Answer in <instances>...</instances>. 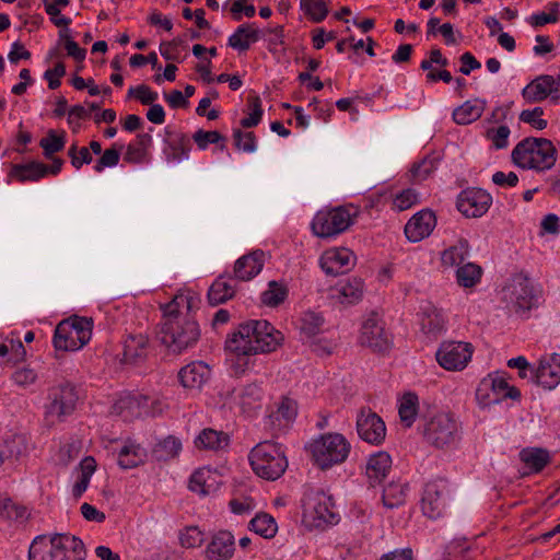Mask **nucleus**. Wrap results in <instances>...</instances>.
<instances>
[{
  "instance_id": "obj_47",
  "label": "nucleus",
  "mask_w": 560,
  "mask_h": 560,
  "mask_svg": "<svg viewBox=\"0 0 560 560\" xmlns=\"http://www.w3.org/2000/svg\"><path fill=\"white\" fill-rule=\"evenodd\" d=\"M482 269L474 262L459 266L456 270V279L460 287L472 288L481 279Z\"/></svg>"
},
{
  "instance_id": "obj_38",
  "label": "nucleus",
  "mask_w": 560,
  "mask_h": 560,
  "mask_svg": "<svg viewBox=\"0 0 560 560\" xmlns=\"http://www.w3.org/2000/svg\"><path fill=\"white\" fill-rule=\"evenodd\" d=\"M520 458L535 474L540 472L550 463L548 451L538 447L522 450Z\"/></svg>"
},
{
  "instance_id": "obj_28",
  "label": "nucleus",
  "mask_w": 560,
  "mask_h": 560,
  "mask_svg": "<svg viewBox=\"0 0 560 560\" xmlns=\"http://www.w3.org/2000/svg\"><path fill=\"white\" fill-rule=\"evenodd\" d=\"M264 389L259 383H249L237 390H233V399L244 412L260 408Z\"/></svg>"
},
{
  "instance_id": "obj_19",
  "label": "nucleus",
  "mask_w": 560,
  "mask_h": 560,
  "mask_svg": "<svg viewBox=\"0 0 560 560\" xmlns=\"http://www.w3.org/2000/svg\"><path fill=\"white\" fill-rule=\"evenodd\" d=\"M492 197L481 188L463 190L457 198V209L467 218H480L489 210Z\"/></svg>"
},
{
  "instance_id": "obj_22",
  "label": "nucleus",
  "mask_w": 560,
  "mask_h": 560,
  "mask_svg": "<svg viewBox=\"0 0 560 560\" xmlns=\"http://www.w3.org/2000/svg\"><path fill=\"white\" fill-rule=\"evenodd\" d=\"M266 254L261 249H255L240 257L233 268V276L238 281H249L264 268Z\"/></svg>"
},
{
  "instance_id": "obj_49",
  "label": "nucleus",
  "mask_w": 560,
  "mask_h": 560,
  "mask_svg": "<svg viewBox=\"0 0 560 560\" xmlns=\"http://www.w3.org/2000/svg\"><path fill=\"white\" fill-rule=\"evenodd\" d=\"M418 396L415 393H406L399 404L398 413L401 422L410 428L417 416Z\"/></svg>"
},
{
  "instance_id": "obj_64",
  "label": "nucleus",
  "mask_w": 560,
  "mask_h": 560,
  "mask_svg": "<svg viewBox=\"0 0 560 560\" xmlns=\"http://www.w3.org/2000/svg\"><path fill=\"white\" fill-rule=\"evenodd\" d=\"M12 380L16 385L27 387L36 382L37 373L33 369L22 368L12 374Z\"/></svg>"
},
{
  "instance_id": "obj_58",
  "label": "nucleus",
  "mask_w": 560,
  "mask_h": 560,
  "mask_svg": "<svg viewBox=\"0 0 560 560\" xmlns=\"http://www.w3.org/2000/svg\"><path fill=\"white\" fill-rule=\"evenodd\" d=\"M419 201L418 192L412 188H407L397 194L393 200V206L399 211L411 208Z\"/></svg>"
},
{
  "instance_id": "obj_50",
  "label": "nucleus",
  "mask_w": 560,
  "mask_h": 560,
  "mask_svg": "<svg viewBox=\"0 0 560 560\" xmlns=\"http://www.w3.org/2000/svg\"><path fill=\"white\" fill-rule=\"evenodd\" d=\"M249 529L264 538H272L277 533V523L272 516L266 513L257 514L249 522Z\"/></svg>"
},
{
  "instance_id": "obj_8",
  "label": "nucleus",
  "mask_w": 560,
  "mask_h": 560,
  "mask_svg": "<svg viewBox=\"0 0 560 560\" xmlns=\"http://www.w3.org/2000/svg\"><path fill=\"white\" fill-rule=\"evenodd\" d=\"M314 463L320 469L343 463L351 450L350 443L340 433H326L310 445Z\"/></svg>"
},
{
  "instance_id": "obj_35",
  "label": "nucleus",
  "mask_w": 560,
  "mask_h": 560,
  "mask_svg": "<svg viewBox=\"0 0 560 560\" xmlns=\"http://www.w3.org/2000/svg\"><path fill=\"white\" fill-rule=\"evenodd\" d=\"M491 388L492 394L498 396L499 402L502 399H518L521 392L515 386H510L505 378L501 376H489L480 382V393L483 389Z\"/></svg>"
},
{
  "instance_id": "obj_54",
  "label": "nucleus",
  "mask_w": 560,
  "mask_h": 560,
  "mask_svg": "<svg viewBox=\"0 0 560 560\" xmlns=\"http://www.w3.org/2000/svg\"><path fill=\"white\" fill-rule=\"evenodd\" d=\"M171 153L167 155L168 161H183L189 158L191 150L190 139L186 135H178L170 143Z\"/></svg>"
},
{
  "instance_id": "obj_13",
  "label": "nucleus",
  "mask_w": 560,
  "mask_h": 560,
  "mask_svg": "<svg viewBox=\"0 0 560 560\" xmlns=\"http://www.w3.org/2000/svg\"><path fill=\"white\" fill-rule=\"evenodd\" d=\"M503 300L517 314L526 313L538 304V295L527 278L518 277L503 289Z\"/></svg>"
},
{
  "instance_id": "obj_15",
  "label": "nucleus",
  "mask_w": 560,
  "mask_h": 560,
  "mask_svg": "<svg viewBox=\"0 0 560 560\" xmlns=\"http://www.w3.org/2000/svg\"><path fill=\"white\" fill-rule=\"evenodd\" d=\"M359 340L362 346L382 353L387 351L392 345L390 335L385 328V323L375 312H372L364 319Z\"/></svg>"
},
{
  "instance_id": "obj_29",
  "label": "nucleus",
  "mask_w": 560,
  "mask_h": 560,
  "mask_svg": "<svg viewBox=\"0 0 560 560\" xmlns=\"http://www.w3.org/2000/svg\"><path fill=\"white\" fill-rule=\"evenodd\" d=\"M230 441V435L226 432L207 428L196 436L195 446L199 450L219 452L228 448Z\"/></svg>"
},
{
  "instance_id": "obj_9",
  "label": "nucleus",
  "mask_w": 560,
  "mask_h": 560,
  "mask_svg": "<svg viewBox=\"0 0 560 560\" xmlns=\"http://www.w3.org/2000/svg\"><path fill=\"white\" fill-rule=\"evenodd\" d=\"M78 400L77 388L70 382L50 387L45 405V420L49 424L63 422L75 410Z\"/></svg>"
},
{
  "instance_id": "obj_63",
  "label": "nucleus",
  "mask_w": 560,
  "mask_h": 560,
  "mask_svg": "<svg viewBox=\"0 0 560 560\" xmlns=\"http://www.w3.org/2000/svg\"><path fill=\"white\" fill-rule=\"evenodd\" d=\"M119 158L120 154L118 150L106 149L94 165L95 172L101 173L105 167L116 166L119 162Z\"/></svg>"
},
{
  "instance_id": "obj_17",
  "label": "nucleus",
  "mask_w": 560,
  "mask_h": 560,
  "mask_svg": "<svg viewBox=\"0 0 560 560\" xmlns=\"http://www.w3.org/2000/svg\"><path fill=\"white\" fill-rule=\"evenodd\" d=\"M357 432L362 441L377 446L386 438V425L376 412L362 408L357 416Z\"/></svg>"
},
{
  "instance_id": "obj_52",
  "label": "nucleus",
  "mask_w": 560,
  "mask_h": 560,
  "mask_svg": "<svg viewBox=\"0 0 560 560\" xmlns=\"http://www.w3.org/2000/svg\"><path fill=\"white\" fill-rule=\"evenodd\" d=\"M65 131H62L61 135H57L52 129L48 130L47 137L39 141V145L47 159H52L55 153L60 152L65 148Z\"/></svg>"
},
{
  "instance_id": "obj_2",
  "label": "nucleus",
  "mask_w": 560,
  "mask_h": 560,
  "mask_svg": "<svg viewBox=\"0 0 560 560\" xmlns=\"http://www.w3.org/2000/svg\"><path fill=\"white\" fill-rule=\"evenodd\" d=\"M84 557L82 540L69 534L37 536L28 550V560H84Z\"/></svg>"
},
{
  "instance_id": "obj_41",
  "label": "nucleus",
  "mask_w": 560,
  "mask_h": 560,
  "mask_svg": "<svg viewBox=\"0 0 560 560\" xmlns=\"http://www.w3.org/2000/svg\"><path fill=\"white\" fill-rule=\"evenodd\" d=\"M182 451V442L179 439L168 435L159 443L153 448V456L159 462H167L170 459L175 458Z\"/></svg>"
},
{
  "instance_id": "obj_57",
  "label": "nucleus",
  "mask_w": 560,
  "mask_h": 560,
  "mask_svg": "<svg viewBox=\"0 0 560 560\" xmlns=\"http://www.w3.org/2000/svg\"><path fill=\"white\" fill-rule=\"evenodd\" d=\"M248 104L252 108V113L241 120V126L243 128H252L257 126L260 122L264 114L261 108V102L258 96H253L248 98Z\"/></svg>"
},
{
  "instance_id": "obj_7",
  "label": "nucleus",
  "mask_w": 560,
  "mask_h": 560,
  "mask_svg": "<svg viewBox=\"0 0 560 560\" xmlns=\"http://www.w3.org/2000/svg\"><path fill=\"white\" fill-rule=\"evenodd\" d=\"M359 214V208L353 205L339 206L319 210L313 221L312 230L318 237H331L345 232Z\"/></svg>"
},
{
  "instance_id": "obj_42",
  "label": "nucleus",
  "mask_w": 560,
  "mask_h": 560,
  "mask_svg": "<svg viewBox=\"0 0 560 560\" xmlns=\"http://www.w3.org/2000/svg\"><path fill=\"white\" fill-rule=\"evenodd\" d=\"M407 490V483L390 482L383 490V504L388 509L402 505L406 501Z\"/></svg>"
},
{
  "instance_id": "obj_36",
  "label": "nucleus",
  "mask_w": 560,
  "mask_h": 560,
  "mask_svg": "<svg viewBox=\"0 0 560 560\" xmlns=\"http://www.w3.org/2000/svg\"><path fill=\"white\" fill-rule=\"evenodd\" d=\"M364 283L359 278L341 281L336 287L337 298L342 304H355L363 296Z\"/></svg>"
},
{
  "instance_id": "obj_53",
  "label": "nucleus",
  "mask_w": 560,
  "mask_h": 560,
  "mask_svg": "<svg viewBox=\"0 0 560 560\" xmlns=\"http://www.w3.org/2000/svg\"><path fill=\"white\" fill-rule=\"evenodd\" d=\"M191 139L197 144L198 149L206 150L209 144H219L220 149H225V137H223L219 131H206L203 129H198L191 137Z\"/></svg>"
},
{
  "instance_id": "obj_14",
  "label": "nucleus",
  "mask_w": 560,
  "mask_h": 560,
  "mask_svg": "<svg viewBox=\"0 0 560 560\" xmlns=\"http://www.w3.org/2000/svg\"><path fill=\"white\" fill-rule=\"evenodd\" d=\"M448 498L450 489L445 479L439 478L427 482L421 497L422 513L429 518H439L446 509Z\"/></svg>"
},
{
  "instance_id": "obj_24",
  "label": "nucleus",
  "mask_w": 560,
  "mask_h": 560,
  "mask_svg": "<svg viewBox=\"0 0 560 560\" xmlns=\"http://www.w3.org/2000/svg\"><path fill=\"white\" fill-rule=\"evenodd\" d=\"M210 375L209 365L202 361L191 362L178 372L180 384L189 389H200L208 382Z\"/></svg>"
},
{
  "instance_id": "obj_46",
  "label": "nucleus",
  "mask_w": 560,
  "mask_h": 560,
  "mask_svg": "<svg viewBox=\"0 0 560 560\" xmlns=\"http://www.w3.org/2000/svg\"><path fill=\"white\" fill-rule=\"evenodd\" d=\"M300 8L314 23L323 22L328 13V0H300Z\"/></svg>"
},
{
  "instance_id": "obj_61",
  "label": "nucleus",
  "mask_w": 560,
  "mask_h": 560,
  "mask_svg": "<svg viewBox=\"0 0 560 560\" xmlns=\"http://www.w3.org/2000/svg\"><path fill=\"white\" fill-rule=\"evenodd\" d=\"M235 147L244 152H254L256 150V137L254 132H242L240 129L233 133Z\"/></svg>"
},
{
  "instance_id": "obj_62",
  "label": "nucleus",
  "mask_w": 560,
  "mask_h": 560,
  "mask_svg": "<svg viewBox=\"0 0 560 560\" xmlns=\"http://www.w3.org/2000/svg\"><path fill=\"white\" fill-rule=\"evenodd\" d=\"M136 95V97L143 104V105H152L158 100V93L152 91L148 85L140 84L137 88H130L128 91V95Z\"/></svg>"
},
{
  "instance_id": "obj_43",
  "label": "nucleus",
  "mask_w": 560,
  "mask_h": 560,
  "mask_svg": "<svg viewBox=\"0 0 560 560\" xmlns=\"http://www.w3.org/2000/svg\"><path fill=\"white\" fill-rule=\"evenodd\" d=\"M468 242L466 240H459L454 246L445 249L442 253L441 260L444 266H462L468 257Z\"/></svg>"
},
{
  "instance_id": "obj_26",
  "label": "nucleus",
  "mask_w": 560,
  "mask_h": 560,
  "mask_svg": "<svg viewBox=\"0 0 560 560\" xmlns=\"http://www.w3.org/2000/svg\"><path fill=\"white\" fill-rule=\"evenodd\" d=\"M392 469V458L386 452H377L370 456L365 474L372 487L380 485Z\"/></svg>"
},
{
  "instance_id": "obj_23",
  "label": "nucleus",
  "mask_w": 560,
  "mask_h": 560,
  "mask_svg": "<svg viewBox=\"0 0 560 560\" xmlns=\"http://www.w3.org/2000/svg\"><path fill=\"white\" fill-rule=\"evenodd\" d=\"M435 224L434 213L431 210H421L405 225V235L410 242H420L432 233Z\"/></svg>"
},
{
  "instance_id": "obj_39",
  "label": "nucleus",
  "mask_w": 560,
  "mask_h": 560,
  "mask_svg": "<svg viewBox=\"0 0 560 560\" xmlns=\"http://www.w3.org/2000/svg\"><path fill=\"white\" fill-rule=\"evenodd\" d=\"M258 339V334L254 332L248 334V337L240 334V327L235 332L232 334L225 341V348L235 353L238 357H248L250 355L252 347H254V340Z\"/></svg>"
},
{
  "instance_id": "obj_30",
  "label": "nucleus",
  "mask_w": 560,
  "mask_h": 560,
  "mask_svg": "<svg viewBox=\"0 0 560 560\" xmlns=\"http://www.w3.org/2000/svg\"><path fill=\"white\" fill-rule=\"evenodd\" d=\"M261 32L254 24L244 23L237 26L235 32L229 37L228 45L238 51H246L250 45L258 42Z\"/></svg>"
},
{
  "instance_id": "obj_27",
  "label": "nucleus",
  "mask_w": 560,
  "mask_h": 560,
  "mask_svg": "<svg viewBox=\"0 0 560 560\" xmlns=\"http://www.w3.org/2000/svg\"><path fill=\"white\" fill-rule=\"evenodd\" d=\"M236 281L234 276L221 275L211 284L208 291V301L211 305H219L232 299L236 292Z\"/></svg>"
},
{
  "instance_id": "obj_31",
  "label": "nucleus",
  "mask_w": 560,
  "mask_h": 560,
  "mask_svg": "<svg viewBox=\"0 0 560 560\" xmlns=\"http://www.w3.org/2000/svg\"><path fill=\"white\" fill-rule=\"evenodd\" d=\"M420 325L425 335L436 337L445 329V316L434 305L427 304L422 307Z\"/></svg>"
},
{
  "instance_id": "obj_34",
  "label": "nucleus",
  "mask_w": 560,
  "mask_h": 560,
  "mask_svg": "<svg viewBox=\"0 0 560 560\" xmlns=\"http://www.w3.org/2000/svg\"><path fill=\"white\" fill-rule=\"evenodd\" d=\"M486 105V101L479 98L467 101L454 109L453 119L458 125L471 124L482 116Z\"/></svg>"
},
{
  "instance_id": "obj_55",
  "label": "nucleus",
  "mask_w": 560,
  "mask_h": 560,
  "mask_svg": "<svg viewBox=\"0 0 560 560\" xmlns=\"http://www.w3.org/2000/svg\"><path fill=\"white\" fill-rule=\"evenodd\" d=\"M288 295V290L284 285L277 281H270L268 290L261 294V301L268 306H278L281 304Z\"/></svg>"
},
{
  "instance_id": "obj_37",
  "label": "nucleus",
  "mask_w": 560,
  "mask_h": 560,
  "mask_svg": "<svg viewBox=\"0 0 560 560\" xmlns=\"http://www.w3.org/2000/svg\"><path fill=\"white\" fill-rule=\"evenodd\" d=\"M0 447L4 460H19L20 458L26 456L30 451L28 439L23 434H14L7 438Z\"/></svg>"
},
{
  "instance_id": "obj_56",
  "label": "nucleus",
  "mask_w": 560,
  "mask_h": 560,
  "mask_svg": "<svg viewBox=\"0 0 560 560\" xmlns=\"http://www.w3.org/2000/svg\"><path fill=\"white\" fill-rule=\"evenodd\" d=\"M179 541L185 548H196L203 542V534L197 526H189L180 532Z\"/></svg>"
},
{
  "instance_id": "obj_1",
  "label": "nucleus",
  "mask_w": 560,
  "mask_h": 560,
  "mask_svg": "<svg viewBox=\"0 0 560 560\" xmlns=\"http://www.w3.org/2000/svg\"><path fill=\"white\" fill-rule=\"evenodd\" d=\"M195 303V298L177 294L162 306L163 318L156 338L170 353L182 354L198 343L201 329L192 314Z\"/></svg>"
},
{
  "instance_id": "obj_5",
  "label": "nucleus",
  "mask_w": 560,
  "mask_h": 560,
  "mask_svg": "<svg viewBox=\"0 0 560 560\" xmlns=\"http://www.w3.org/2000/svg\"><path fill=\"white\" fill-rule=\"evenodd\" d=\"M339 520L331 498L325 492L316 491L304 499L302 522L308 529L325 530Z\"/></svg>"
},
{
  "instance_id": "obj_4",
  "label": "nucleus",
  "mask_w": 560,
  "mask_h": 560,
  "mask_svg": "<svg viewBox=\"0 0 560 560\" xmlns=\"http://www.w3.org/2000/svg\"><path fill=\"white\" fill-rule=\"evenodd\" d=\"M248 459L254 472L266 480H277L288 468V459L281 445L265 441L249 453Z\"/></svg>"
},
{
  "instance_id": "obj_45",
  "label": "nucleus",
  "mask_w": 560,
  "mask_h": 560,
  "mask_svg": "<svg viewBox=\"0 0 560 560\" xmlns=\"http://www.w3.org/2000/svg\"><path fill=\"white\" fill-rule=\"evenodd\" d=\"M189 489L201 495H208L214 490V479L208 469L196 470L189 479Z\"/></svg>"
},
{
  "instance_id": "obj_18",
  "label": "nucleus",
  "mask_w": 560,
  "mask_h": 560,
  "mask_svg": "<svg viewBox=\"0 0 560 560\" xmlns=\"http://www.w3.org/2000/svg\"><path fill=\"white\" fill-rule=\"evenodd\" d=\"M527 103H538L547 97L552 102L560 100V73L557 77L541 74L530 81L522 91Z\"/></svg>"
},
{
  "instance_id": "obj_3",
  "label": "nucleus",
  "mask_w": 560,
  "mask_h": 560,
  "mask_svg": "<svg viewBox=\"0 0 560 560\" xmlns=\"http://www.w3.org/2000/svg\"><path fill=\"white\" fill-rule=\"evenodd\" d=\"M511 158L518 167L542 172L555 165L557 150L548 139L528 137L515 145Z\"/></svg>"
},
{
  "instance_id": "obj_20",
  "label": "nucleus",
  "mask_w": 560,
  "mask_h": 560,
  "mask_svg": "<svg viewBox=\"0 0 560 560\" xmlns=\"http://www.w3.org/2000/svg\"><path fill=\"white\" fill-rule=\"evenodd\" d=\"M354 254L345 247L326 250L319 260L323 271L327 276H338L351 269L354 265Z\"/></svg>"
},
{
  "instance_id": "obj_11",
  "label": "nucleus",
  "mask_w": 560,
  "mask_h": 560,
  "mask_svg": "<svg viewBox=\"0 0 560 560\" xmlns=\"http://www.w3.org/2000/svg\"><path fill=\"white\" fill-rule=\"evenodd\" d=\"M162 411L159 399L142 394H126L120 396L113 406V412L124 421L140 417H154Z\"/></svg>"
},
{
  "instance_id": "obj_51",
  "label": "nucleus",
  "mask_w": 560,
  "mask_h": 560,
  "mask_svg": "<svg viewBox=\"0 0 560 560\" xmlns=\"http://www.w3.org/2000/svg\"><path fill=\"white\" fill-rule=\"evenodd\" d=\"M0 517L24 522L28 517L27 509L12 501L11 498H0Z\"/></svg>"
},
{
  "instance_id": "obj_60",
  "label": "nucleus",
  "mask_w": 560,
  "mask_h": 560,
  "mask_svg": "<svg viewBox=\"0 0 560 560\" xmlns=\"http://www.w3.org/2000/svg\"><path fill=\"white\" fill-rule=\"evenodd\" d=\"M510 128L502 125L498 128H491L487 130V138L491 140L492 145L497 149H504L509 145Z\"/></svg>"
},
{
  "instance_id": "obj_21",
  "label": "nucleus",
  "mask_w": 560,
  "mask_h": 560,
  "mask_svg": "<svg viewBox=\"0 0 560 560\" xmlns=\"http://www.w3.org/2000/svg\"><path fill=\"white\" fill-rule=\"evenodd\" d=\"M530 380L547 389H553L560 383V354L542 357L536 371H530Z\"/></svg>"
},
{
  "instance_id": "obj_48",
  "label": "nucleus",
  "mask_w": 560,
  "mask_h": 560,
  "mask_svg": "<svg viewBox=\"0 0 560 560\" xmlns=\"http://www.w3.org/2000/svg\"><path fill=\"white\" fill-rule=\"evenodd\" d=\"M324 325V318L320 314L307 311L300 317V331L305 338H312L318 335Z\"/></svg>"
},
{
  "instance_id": "obj_59",
  "label": "nucleus",
  "mask_w": 560,
  "mask_h": 560,
  "mask_svg": "<svg viewBox=\"0 0 560 560\" xmlns=\"http://www.w3.org/2000/svg\"><path fill=\"white\" fill-rule=\"evenodd\" d=\"M544 109L541 107H535L533 109H524L520 114V120L529 124L538 130H542L547 127V120L542 118Z\"/></svg>"
},
{
  "instance_id": "obj_10",
  "label": "nucleus",
  "mask_w": 560,
  "mask_h": 560,
  "mask_svg": "<svg viewBox=\"0 0 560 560\" xmlns=\"http://www.w3.org/2000/svg\"><path fill=\"white\" fill-rule=\"evenodd\" d=\"M424 440L436 448L455 445L460 439L459 424L451 413H438L423 424Z\"/></svg>"
},
{
  "instance_id": "obj_16",
  "label": "nucleus",
  "mask_w": 560,
  "mask_h": 560,
  "mask_svg": "<svg viewBox=\"0 0 560 560\" xmlns=\"http://www.w3.org/2000/svg\"><path fill=\"white\" fill-rule=\"evenodd\" d=\"M472 355V346L463 341H445L436 351V361L448 371H462Z\"/></svg>"
},
{
  "instance_id": "obj_44",
  "label": "nucleus",
  "mask_w": 560,
  "mask_h": 560,
  "mask_svg": "<svg viewBox=\"0 0 560 560\" xmlns=\"http://www.w3.org/2000/svg\"><path fill=\"white\" fill-rule=\"evenodd\" d=\"M298 413L296 402L288 397H282L277 404V409L269 415L272 423L276 421L278 425L287 424L292 421Z\"/></svg>"
},
{
  "instance_id": "obj_12",
  "label": "nucleus",
  "mask_w": 560,
  "mask_h": 560,
  "mask_svg": "<svg viewBox=\"0 0 560 560\" xmlns=\"http://www.w3.org/2000/svg\"><path fill=\"white\" fill-rule=\"evenodd\" d=\"M258 334V339L254 340L250 355L257 353H269L276 351L283 342V335L281 331L265 319H250L240 325V334L248 337V334Z\"/></svg>"
},
{
  "instance_id": "obj_6",
  "label": "nucleus",
  "mask_w": 560,
  "mask_h": 560,
  "mask_svg": "<svg viewBox=\"0 0 560 560\" xmlns=\"http://www.w3.org/2000/svg\"><path fill=\"white\" fill-rule=\"evenodd\" d=\"M92 329V318L69 317L57 325L52 340L54 346L57 350L77 351L91 340Z\"/></svg>"
},
{
  "instance_id": "obj_40",
  "label": "nucleus",
  "mask_w": 560,
  "mask_h": 560,
  "mask_svg": "<svg viewBox=\"0 0 560 560\" xmlns=\"http://www.w3.org/2000/svg\"><path fill=\"white\" fill-rule=\"evenodd\" d=\"M46 164L40 162H30L27 164L13 165L10 175L20 182H36L45 177Z\"/></svg>"
},
{
  "instance_id": "obj_32",
  "label": "nucleus",
  "mask_w": 560,
  "mask_h": 560,
  "mask_svg": "<svg viewBox=\"0 0 560 560\" xmlns=\"http://www.w3.org/2000/svg\"><path fill=\"white\" fill-rule=\"evenodd\" d=\"M149 339L145 335H128L124 341V361L137 363L148 354Z\"/></svg>"
},
{
  "instance_id": "obj_25",
  "label": "nucleus",
  "mask_w": 560,
  "mask_h": 560,
  "mask_svg": "<svg viewBox=\"0 0 560 560\" xmlns=\"http://www.w3.org/2000/svg\"><path fill=\"white\" fill-rule=\"evenodd\" d=\"M235 550L234 536L228 530L213 535L206 549L208 560H230Z\"/></svg>"
},
{
  "instance_id": "obj_33",
  "label": "nucleus",
  "mask_w": 560,
  "mask_h": 560,
  "mask_svg": "<svg viewBox=\"0 0 560 560\" xmlns=\"http://www.w3.org/2000/svg\"><path fill=\"white\" fill-rule=\"evenodd\" d=\"M147 458V451L132 441H127L120 448L117 463L122 469H131L143 464Z\"/></svg>"
}]
</instances>
